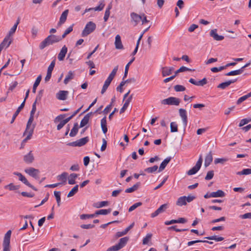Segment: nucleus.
I'll use <instances>...</instances> for the list:
<instances>
[{"label": "nucleus", "mask_w": 251, "mask_h": 251, "mask_svg": "<svg viewBox=\"0 0 251 251\" xmlns=\"http://www.w3.org/2000/svg\"><path fill=\"white\" fill-rule=\"evenodd\" d=\"M105 6V4L103 2H101L100 3L98 6H97L95 8H90L89 9H86L85 10V12H87L90 11L91 10H95V11H101Z\"/></svg>", "instance_id": "30"}, {"label": "nucleus", "mask_w": 251, "mask_h": 251, "mask_svg": "<svg viewBox=\"0 0 251 251\" xmlns=\"http://www.w3.org/2000/svg\"><path fill=\"white\" fill-rule=\"evenodd\" d=\"M23 160L26 164H31L34 160V156L32 151L23 157Z\"/></svg>", "instance_id": "11"}, {"label": "nucleus", "mask_w": 251, "mask_h": 251, "mask_svg": "<svg viewBox=\"0 0 251 251\" xmlns=\"http://www.w3.org/2000/svg\"><path fill=\"white\" fill-rule=\"evenodd\" d=\"M214 171H210L207 173L206 176L205 177V179L207 180H209L211 179L214 176Z\"/></svg>", "instance_id": "56"}, {"label": "nucleus", "mask_w": 251, "mask_h": 251, "mask_svg": "<svg viewBox=\"0 0 251 251\" xmlns=\"http://www.w3.org/2000/svg\"><path fill=\"white\" fill-rule=\"evenodd\" d=\"M169 67H164L162 68V75L163 76H166L171 74V72L169 71Z\"/></svg>", "instance_id": "48"}, {"label": "nucleus", "mask_w": 251, "mask_h": 251, "mask_svg": "<svg viewBox=\"0 0 251 251\" xmlns=\"http://www.w3.org/2000/svg\"><path fill=\"white\" fill-rule=\"evenodd\" d=\"M228 159L227 158H216L214 160V163L217 164L218 163L224 164L225 162L227 161Z\"/></svg>", "instance_id": "57"}, {"label": "nucleus", "mask_w": 251, "mask_h": 251, "mask_svg": "<svg viewBox=\"0 0 251 251\" xmlns=\"http://www.w3.org/2000/svg\"><path fill=\"white\" fill-rule=\"evenodd\" d=\"M207 83V79H206V78H204L201 80L197 81L196 85L202 86L205 85Z\"/></svg>", "instance_id": "58"}, {"label": "nucleus", "mask_w": 251, "mask_h": 251, "mask_svg": "<svg viewBox=\"0 0 251 251\" xmlns=\"http://www.w3.org/2000/svg\"><path fill=\"white\" fill-rule=\"evenodd\" d=\"M174 90L176 92H182L186 90L184 86L181 85H176L174 86Z\"/></svg>", "instance_id": "54"}, {"label": "nucleus", "mask_w": 251, "mask_h": 251, "mask_svg": "<svg viewBox=\"0 0 251 251\" xmlns=\"http://www.w3.org/2000/svg\"><path fill=\"white\" fill-rule=\"evenodd\" d=\"M74 76V75L73 72L72 71H69L64 80V83L65 84H67L70 80L73 79Z\"/></svg>", "instance_id": "38"}, {"label": "nucleus", "mask_w": 251, "mask_h": 251, "mask_svg": "<svg viewBox=\"0 0 251 251\" xmlns=\"http://www.w3.org/2000/svg\"><path fill=\"white\" fill-rule=\"evenodd\" d=\"M133 95H131L126 100L123 106L122 107V108L120 109V114H122L124 113L125 110L127 109L130 102L131 101L132 99Z\"/></svg>", "instance_id": "23"}, {"label": "nucleus", "mask_w": 251, "mask_h": 251, "mask_svg": "<svg viewBox=\"0 0 251 251\" xmlns=\"http://www.w3.org/2000/svg\"><path fill=\"white\" fill-rule=\"evenodd\" d=\"M238 175H248L251 174V169H245L242 171L238 172L236 173Z\"/></svg>", "instance_id": "46"}, {"label": "nucleus", "mask_w": 251, "mask_h": 251, "mask_svg": "<svg viewBox=\"0 0 251 251\" xmlns=\"http://www.w3.org/2000/svg\"><path fill=\"white\" fill-rule=\"evenodd\" d=\"M229 86V82H228V81H227L226 82H223V83L219 84L218 85L217 87L218 88H220L222 89H225L227 87Z\"/></svg>", "instance_id": "55"}, {"label": "nucleus", "mask_w": 251, "mask_h": 251, "mask_svg": "<svg viewBox=\"0 0 251 251\" xmlns=\"http://www.w3.org/2000/svg\"><path fill=\"white\" fill-rule=\"evenodd\" d=\"M192 70L185 66L181 67L179 69L176 71V75H177L178 73L183 72L185 71H191Z\"/></svg>", "instance_id": "52"}, {"label": "nucleus", "mask_w": 251, "mask_h": 251, "mask_svg": "<svg viewBox=\"0 0 251 251\" xmlns=\"http://www.w3.org/2000/svg\"><path fill=\"white\" fill-rule=\"evenodd\" d=\"M78 176V175L73 173L71 174L69 177L68 183L71 185L75 184V179Z\"/></svg>", "instance_id": "34"}, {"label": "nucleus", "mask_w": 251, "mask_h": 251, "mask_svg": "<svg viewBox=\"0 0 251 251\" xmlns=\"http://www.w3.org/2000/svg\"><path fill=\"white\" fill-rule=\"evenodd\" d=\"M112 211L111 208H109L108 209H100L98 211H96L94 213L95 215V217L99 215H107L110 213Z\"/></svg>", "instance_id": "33"}, {"label": "nucleus", "mask_w": 251, "mask_h": 251, "mask_svg": "<svg viewBox=\"0 0 251 251\" xmlns=\"http://www.w3.org/2000/svg\"><path fill=\"white\" fill-rule=\"evenodd\" d=\"M95 217V214H82L80 216V218L81 220H85L86 219L93 218Z\"/></svg>", "instance_id": "53"}, {"label": "nucleus", "mask_w": 251, "mask_h": 251, "mask_svg": "<svg viewBox=\"0 0 251 251\" xmlns=\"http://www.w3.org/2000/svg\"><path fill=\"white\" fill-rule=\"evenodd\" d=\"M68 176V173L64 172L60 175L57 176V179L59 180H62L64 183L66 182L67 177Z\"/></svg>", "instance_id": "43"}, {"label": "nucleus", "mask_w": 251, "mask_h": 251, "mask_svg": "<svg viewBox=\"0 0 251 251\" xmlns=\"http://www.w3.org/2000/svg\"><path fill=\"white\" fill-rule=\"evenodd\" d=\"M225 196V193L224 191L221 190H218L216 192H213L211 193V196H212V198L223 197Z\"/></svg>", "instance_id": "31"}, {"label": "nucleus", "mask_w": 251, "mask_h": 251, "mask_svg": "<svg viewBox=\"0 0 251 251\" xmlns=\"http://www.w3.org/2000/svg\"><path fill=\"white\" fill-rule=\"evenodd\" d=\"M13 175L17 176H18L19 180L21 181H22L23 183H24L26 186H28L29 187L31 188L33 190L35 191H37V189L32 185H31L27 180V179L25 178V177L23 176L21 173L19 172H14Z\"/></svg>", "instance_id": "8"}, {"label": "nucleus", "mask_w": 251, "mask_h": 251, "mask_svg": "<svg viewBox=\"0 0 251 251\" xmlns=\"http://www.w3.org/2000/svg\"><path fill=\"white\" fill-rule=\"evenodd\" d=\"M180 102V100L176 97H171L161 100V103L163 105L177 106Z\"/></svg>", "instance_id": "4"}, {"label": "nucleus", "mask_w": 251, "mask_h": 251, "mask_svg": "<svg viewBox=\"0 0 251 251\" xmlns=\"http://www.w3.org/2000/svg\"><path fill=\"white\" fill-rule=\"evenodd\" d=\"M92 115V112H90L87 113L82 119L80 122L79 127H83L85 126L89 122L90 118L91 116Z\"/></svg>", "instance_id": "18"}, {"label": "nucleus", "mask_w": 251, "mask_h": 251, "mask_svg": "<svg viewBox=\"0 0 251 251\" xmlns=\"http://www.w3.org/2000/svg\"><path fill=\"white\" fill-rule=\"evenodd\" d=\"M141 185L140 182H137L136 184L133 185L131 187L126 189L125 190L126 193H132L137 190Z\"/></svg>", "instance_id": "28"}, {"label": "nucleus", "mask_w": 251, "mask_h": 251, "mask_svg": "<svg viewBox=\"0 0 251 251\" xmlns=\"http://www.w3.org/2000/svg\"><path fill=\"white\" fill-rule=\"evenodd\" d=\"M60 41V36L54 34H50L40 43L39 45V48L40 50H43L47 46L58 43Z\"/></svg>", "instance_id": "1"}, {"label": "nucleus", "mask_w": 251, "mask_h": 251, "mask_svg": "<svg viewBox=\"0 0 251 251\" xmlns=\"http://www.w3.org/2000/svg\"><path fill=\"white\" fill-rule=\"evenodd\" d=\"M167 208V204H164L161 205L156 210H155L153 213H151V217L152 218H154L157 215H158L160 213L163 212L165 209Z\"/></svg>", "instance_id": "14"}, {"label": "nucleus", "mask_w": 251, "mask_h": 251, "mask_svg": "<svg viewBox=\"0 0 251 251\" xmlns=\"http://www.w3.org/2000/svg\"><path fill=\"white\" fill-rule=\"evenodd\" d=\"M68 49L67 47L64 45L61 49L60 52L58 54L57 58L59 61H63L65 57V55L67 52Z\"/></svg>", "instance_id": "17"}, {"label": "nucleus", "mask_w": 251, "mask_h": 251, "mask_svg": "<svg viewBox=\"0 0 251 251\" xmlns=\"http://www.w3.org/2000/svg\"><path fill=\"white\" fill-rule=\"evenodd\" d=\"M55 59H54V60H53L51 61V63L50 64V66H49V67L48 68L47 71L52 72V71L53 70V68L55 66Z\"/></svg>", "instance_id": "63"}, {"label": "nucleus", "mask_w": 251, "mask_h": 251, "mask_svg": "<svg viewBox=\"0 0 251 251\" xmlns=\"http://www.w3.org/2000/svg\"><path fill=\"white\" fill-rule=\"evenodd\" d=\"M251 97V92L248 93L247 95H244L240 98L237 101V104L239 105L241 104L244 100H246L248 98Z\"/></svg>", "instance_id": "39"}, {"label": "nucleus", "mask_w": 251, "mask_h": 251, "mask_svg": "<svg viewBox=\"0 0 251 251\" xmlns=\"http://www.w3.org/2000/svg\"><path fill=\"white\" fill-rule=\"evenodd\" d=\"M158 167L157 165H154L153 167H149L145 169L144 171L148 173H153L157 171Z\"/></svg>", "instance_id": "44"}, {"label": "nucleus", "mask_w": 251, "mask_h": 251, "mask_svg": "<svg viewBox=\"0 0 251 251\" xmlns=\"http://www.w3.org/2000/svg\"><path fill=\"white\" fill-rule=\"evenodd\" d=\"M129 240L128 237H125L120 239L119 243L113 246L106 250V251H118L124 248Z\"/></svg>", "instance_id": "2"}, {"label": "nucleus", "mask_w": 251, "mask_h": 251, "mask_svg": "<svg viewBox=\"0 0 251 251\" xmlns=\"http://www.w3.org/2000/svg\"><path fill=\"white\" fill-rule=\"evenodd\" d=\"M108 202L107 201H102L94 204V206L96 208H99L107 205Z\"/></svg>", "instance_id": "42"}, {"label": "nucleus", "mask_w": 251, "mask_h": 251, "mask_svg": "<svg viewBox=\"0 0 251 251\" xmlns=\"http://www.w3.org/2000/svg\"><path fill=\"white\" fill-rule=\"evenodd\" d=\"M179 116L182 119L183 125L186 126L187 124V116L186 111L184 109L180 108L179 109Z\"/></svg>", "instance_id": "12"}, {"label": "nucleus", "mask_w": 251, "mask_h": 251, "mask_svg": "<svg viewBox=\"0 0 251 251\" xmlns=\"http://www.w3.org/2000/svg\"><path fill=\"white\" fill-rule=\"evenodd\" d=\"M115 46L116 49L122 50L124 49L121 36L119 34L117 35L115 37Z\"/></svg>", "instance_id": "20"}, {"label": "nucleus", "mask_w": 251, "mask_h": 251, "mask_svg": "<svg viewBox=\"0 0 251 251\" xmlns=\"http://www.w3.org/2000/svg\"><path fill=\"white\" fill-rule=\"evenodd\" d=\"M100 126L102 131L104 134H105L107 131L106 118L104 117L100 121Z\"/></svg>", "instance_id": "26"}, {"label": "nucleus", "mask_w": 251, "mask_h": 251, "mask_svg": "<svg viewBox=\"0 0 251 251\" xmlns=\"http://www.w3.org/2000/svg\"><path fill=\"white\" fill-rule=\"evenodd\" d=\"M66 114H61L57 116L54 119V122H61L63 120V119L65 117Z\"/></svg>", "instance_id": "61"}, {"label": "nucleus", "mask_w": 251, "mask_h": 251, "mask_svg": "<svg viewBox=\"0 0 251 251\" xmlns=\"http://www.w3.org/2000/svg\"><path fill=\"white\" fill-rule=\"evenodd\" d=\"M11 235V231L8 230L4 235L3 241V251H10V241Z\"/></svg>", "instance_id": "5"}, {"label": "nucleus", "mask_w": 251, "mask_h": 251, "mask_svg": "<svg viewBox=\"0 0 251 251\" xmlns=\"http://www.w3.org/2000/svg\"><path fill=\"white\" fill-rule=\"evenodd\" d=\"M202 160L203 159L202 155H201L195 166L193 167L192 169L189 170L187 172V174L189 176L195 174L200 169L202 163Z\"/></svg>", "instance_id": "6"}, {"label": "nucleus", "mask_w": 251, "mask_h": 251, "mask_svg": "<svg viewBox=\"0 0 251 251\" xmlns=\"http://www.w3.org/2000/svg\"><path fill=\"white\" fill-rule=\"evenodd\" d=\"M12 42V38L9 37L8 35H6L4 38V40L2 42V43L0 44V46L2 45V47L4 48L5 45L7 44L6 47H8L10 46Z\"/></svg>", "instance_id": "24"}, {"label": "nucleus", "mask_w": 251, "mask_h": 251, "mask_svg": "<svg viewBox=\"0 0 251 251\" xmlns=\"http://www.w3.org/2000/svg\"><path fill=\"white\" fill-rule=\"evenodd\" d=\"M78 125L77 123H75L74 125V127L71 129V132L69 134L70 136L75 137L78 132Z\"/></svg>", "instance_id": "29"}, {"label": "nucleus", "mask_w": 251, "mask_h": 251, "mask_svg": "<svg viewBox=\"0 0 251 251\" xmlns=\"http://www.w3.org/2000/svg\"><path fill=\"white\" fill-rule=\"evenodd\" d=\"M171 132H176L178 131L177 125L176 122H172L170 124Z\"/></svg>", "instance_id": "47"}, {"label": "nucleus", "mask_w": 251, "mask_h": 251, "mask_svg": "<svg viewBox=\"0 0 251 251\" xmlns=\"http://www.w3.org/2000/svg\"><path fill=\"white\" fill-rule=\"evenodd\" d=\"M251 121V119H243L241 120V121L239 123V126L240 127L243 126L248 124V123H249Z\"/></svg>", "instance_id": "60"}, {"label": "nucleus", "mask_w": 251, "mask_h": 251, "mask_svg": "<svg viewBox=\"0 0 251 251\" xmlns=\"http://www.w3.org/2000/svg\"><path fill=\"white\" fill-rule=\"evenodd\" d=\"M205 239L211 240H215L217 242L222 241L224 238L222 237H217L216 236H211L205 237Z\"/></svg>", "instance_id": "45"}, {"label": "nucleus", "mask_w": 251, "mask_h": 251, "mask_svg": "<svg viewBox=\"0 0 251 251\" xmlns=\"http://www.w3.org/2000/svg\"><path fill=\"white\" fill-rule=\"evenodd\" d=\"M213 161V157L211 151H210L205 156L204 160V166L208 167Z\"/></svg>", "instance_id": "25"}, {"label": "nucleus", "mask_w": 251, "mask_h": 251, "mask_svg": "<svg viewBox=\"0 0 251 251\" xmlns=\"http://www.w3.org/2000/svg\"><path fill=\"white\" fill-rule=\"evenodd\" d=\"M24 106H25V101H23V102L21 103V105L17 108V110L16 111V112L13 115L12 119L10 122L11 124L13 123L14 122L15 118L18 115L19 113L21 111V110L24 108Z\"/></svg>", "instance_id": "27"}, {"label": "nucleus", "mask_w": 251, "mask_h": 251, "mask_svg": "<svg viewBox=\"0 0 251 251\" xmlns=\"http://www.w3.org/2000/svg\"><path fill=\"white\" fill-rule=\"evenodd\" d=\"M20 185H14L13 183H11L8 185H5L4 188L8 189L10 191L18 190L20 188Z\"/></svg>", "instance_id": "37"}, {"label": "nucleus", "mask_w": 251, "mask_h": 251, "mask_svg": "<svg viewBox=\"0 0 251 251\" xmlns=\"http://www.w3.org/2000/svg\"><path fill=\"white\" fill-rule=\"evenodd\" d=\"M54 195L55 197L56 201L57 203V205L58 206H60V201H61V198H60V191H54Z\"/></svg>", "instance_id": "50"}, {"label": "nucleus", "mask_w": 251, "mask_h": 251, "mask_svg": "<svg viewBox=\"0 0 251 251\" xmlns=\"http://www.w3.org/2000/svg\"><path fill=\"white\" fill-rule=\"evenodd\" d=\"M186 204L187 202L185 199V196H182L179 197L176 202V204L179 206L185 205Z\"/></svg>", "instance_id": "32"}, {"label": "nucleus", "mask_w": 251, "mask_h": 251, "mask_svg": "<svg viewBox=\"0 0 251 251\" xmlns=\"http://www.w3.org/2000/svg\"><path fill=\"white\" fill-rule=\"evenodd\" d=\"M35 128V125H27L26 124L25 130L24 133V135H29L32 137L34 129Z\"/></svg>", "instance_id": "15"}, {"label": "nucleus", "mask_w": 251, "mask_h": 251, "mask_svg": "<svg viewBox=\"0 0 251 251\" xmlns=\"http://www.w3.org/2000/svg\"><path fill=\"white\" fill-rule=\"evenodd\" d=\"M78 185H76L70 191V192L68 193V194L67 195V197H71L74 196L78 192Z\"/></svg>", "instance_id": "41"}, {"label": "nucleus", "mask_w": 251, "mask_h": 251, "mask_svg": "<svg viewBox=\"0 0 251 251\" xmlns=\"http://www.w3.org/2000/svg\"><path fill=\"white\" fill-rule=\"evenodd\" d=\"M135 60V57H132L130 61L126 64L125 67V73L124 76L123 77V79L124 80L125 78L127 76L128 71L129 69V65L134 61Z\"/></svg>", "instance_id": "36"}, {"label": "nucleus", "mask_w": 251, "mask_h": 251, "mask_svg": "<svg viewBox=\"0 0 251 251\" xmlns=\"http://www.w3.org/2000/svg\"><path fill=\"white\" fill-rule=\"evenodd\" d=\"M96 28V24L93 22H89L85 25L81 33L82 37H86L93 32Z\"/></svg>", "instance_id": "3"}, {"label": "nucleus", "mask_w": 251, "mask_h": 251, "mask_svg": "<svg viewBox=\"0 0 251 251\" xmlns=\"http://www.w3.org/2000/svg\"><path fill=\"white\" fill-rule=\"evenodd\" d=\"M88 141L89 137L87 136L75 141L69 143L67 144V145L72 147H81L85 145Z\"/></svg>", "instance_id": "7"}, {"label": "nucleus", "mask_w": 251, "mask_h": 251, "mask_svg": "<svg viewBox=\"0 0 251 251\" xmlns=\"http://www.w3.org/2000/svg\"><path fill=\"white\" fill-rule=\"evenodd\" d=\"M171 157H167L162 161V162L161 163L159 166L158 172H161L165 169L167 164L171 161Z\"/></svg>", "instance_id": "21"}, {"label": "nucleus", "mask_w": 251, "mask_h": 251, "mask_svg": "<svg viewBox=\"0 0 251 251\" xmlns=\"http://www.w3.org/2000/svg\"><path fill=\"white\" fill-rule=\"evenodd\" d=\"M118 66H116L114 67V68L113 69V70L112 71V72L109 75L108 77L106 79V80L105 81L104 83V84L109 86L111 81L114 78V77L117 73V72L118 71Z\"/></svg>", "instance_id": "10"}, {"label": "nucleus", "mask_w": 251, "mask_h": 251, "mask_svg": "<svg viewBox=\"0 0 251 251\" xmlns=\"http://www.w3.org/2000/svg\"><path fill=\"white\" fill-rule=\"evenodd\" d=\"M130 16L134 26L136 25L142 20V15H139L134 12L131 13Z\"/></svg>", "instance_id": "16"}, {"label": "nucleus", "mask_w": 251, "mask_h": 251, "mask_svg": "<svg viewBox=\"0 0 251 251\" xmlns=\"http://www.w3.org/2000/svg\"><path fill=\"white\" fill-rule=\"evenodd\" d=\"M142 205V203L141 202H138L135 203L129 208L128 211L129 212H131V211H133L134 209H135L136 208H137L139 206H141Z\"/></svg>", "instance_id": "51"}, {"label": "nucleus", "mask_w": 251, "mask_h": 251, "mask_svg": "<svg viewBox=\"0 0 251 251\" xmlns=\"http://www.w3.org/2000/svg\"><path fill=\"white\" fill-rule=\"evenodd\" d=\"M242 74V70L238 69L236 70L231 71L226 74H225V75L226 76H231V75H239Z\"/></svg>", "instance_id": "40"}, {"label": "nucleus", "mask_w": 251, "mask_h": 251, "mask_svg": "<svg viewBox=\"0 0 251 251\" xmlns=\"http://www.w3.org/2000/svg\"><path fill=\"white\" fill-rule=\"evenodd\" d=\"M68 13H69V10L67 9V10H65L62 13V14L60 16V19H59V21L58 23V26L61 25H62L63 24H64L65 22V21L67 19V17L68 16Z\"/></svg>", "instance_id": "22"}, {"label": "nucleus", "mask_w": 251, "mask_h": 251, "mask_svg": "<svg viewBox=\"0 0 251 251\" xmlns=\"http://www.w3.org/2000/svg\"><path fill=\"white\" fill-rule=\"evenodd\" d=\"M125 84L126 82H124V80L123 79V81L120 83V85L117 87V91L122 93L123 91V87L125 85Z\"/></svg>", "instance_id": "62"}, {"label": "nucleus", "mask_w": 251, "mask_h": 251, "mask_svg": "<svg viewBox=\"0 0 251 251\" xmlns=\"http://www.w3.org/2000/svg\"><path fill=\"white\" fill-rule=\"evenodd\" d=\"M17 27L16 26V25H14L13 26V27L10 29L9 32L7 35L9 36L10 37H12L13 35L15 32Z\"/></svg>", "instance_id": "59"}, {"label": "nucleus", "mask_w": 251, "mask_h": 251, "mask_svg": "<svg viewBox=\"0 0 251 251\" xmlns=\"http://www.w3.org/2000/svg\"><path fill=\"white\" fill-rule=\"evenodd\" d=\"M224 69H225V67H224V66H221V67H220L219 68H217V67L212 68L211 69V71L212 72L216 73V72L221 71H222L223 70H224Z\"/></svg>", "instance_id": "64"}, {"label": "nucleus", "mask_w": 251, "mask_h": 251, "mask_svg": "<svg viewBox=\"0 0 251 251\" xmlns=\"http://www.w3.org/2000/svg\"><path fill=\"white\" fill-rule=\"evenodd\" d=\"M152 237V234L148 233L146 235V237L143 239V244L144 245H147L149 242L151 240Z\"/></svg>", "instance_id": "49"}, {"label": "nucleus", "mask_w": 251, "mask_h": 251, "mask_svg": "<svg viewBox=\"0 0 251 251\" xmlns=\"http://www.w3.org/2000/svg\"><path fill=\"white\" fill-rule=\"evenodd\" d=\"M68 93L67 91L60 90L56 93V97L59 100H66Z\"/></svg>", "instance_id": "13"}, {"label": "nucleus", "mask_w": 251, "mask_h": 251, "mask_svg": "<svg viewBox=\"0 0 251 251\" xmlns=\"http://www.w3.org/2000/svg\"><path fill=\"white\" fill-rule=\"evenodd\" d=\"M25 173L28 174L29 176H32V177L34 178L35 179H39V174L40 173V171L39 170L35 169L32 167H29L28 168H26L25 170Z\"/></svg>", "instance_id": "9"}, {"label": "nucleus", "mask_w": 251, "mask_h": 251, "mask_svg": "<svg viewBox=\"0 0 251 251\" xmlns=\"http://www.w3.org/2000/svg\"><path fill=\"white\" fill-rule=\"evenodd\" d=\"M217 29H212L210 32V35L216 41H221L224 39V37L222 35H219L217 33Z\"/></svg>", "instance_id": "19"}, {"label": "nucleus", "mask_w": 251, "mask_h": 251, "mask_svg": "<svg viewBox=\"0 0 251 251\" xmlns=\"http://www.w3.org/2000/svg\"><path fill=\"white\" fill-rule=\"evenodd\" d=\"M41 79H42V76L41 75H39L37 77V78H36V80H35V82H34V83L33 84V88H32V92L33 93H36V88L39 85V83H40V81L41 80Z\"/></svg>", "instance_id": "35"}]
</instances>
